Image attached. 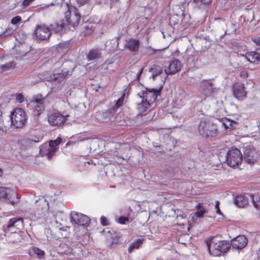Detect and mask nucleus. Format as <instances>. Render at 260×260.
Here are the masks:
<instances>
[{"label": "nucleus", "instance_id": "obj_1", "mask_svg": "<svg viewBox=\"0 0 260 260\" xmlns=\"http://www.w3.org/2000/svg\"><path fill=\"white\" fill-rule=\"evenodd\" d=\"M209 253L214 256H219L221 253L226 252L230 248V243L225 240H218L213 238L207 243Z\"/></svg>", "mask_w": 260, "mask_h": 260}, {"label": "nucleus", "instance_id": "obj_2", "mask_svg": "<svg viewBox=\"0 0 260 260\" xmlns=\"http://www.w3.org/2000/svg\"><path fill=\"white\" fill-rule=\"evenodd\" d=\"M242 159L243 156L240 151L237 148H232L226 153L225 161L228 166L236 168L241 164Z\"/></svg>", "mask_w": 260, "mask_h": 260}, {"label": "nucleus", "instance_id": "obj_3", "mask_svg": "<svg viewBox=\"0 0 260 260\" xmlns=\"http://www.w3.org/2000/svg\"><path fill=\"white\" fill-rule=\"evenodd\" d=\"M46 98L42 94L34 96L30 100L29 105L33 111V114L38 116L40 115L45 109V102Z\"/></svg>", "mask_w": 260, "mask_h": 260}, {"label": "nucleus", "instance_id": "obj_4", "mask_svg": "<svg viewBox=\"0 0 260 260\" xmlns=\"http://www.w3.org/2000/svg\"><path fill=\"white\" fill-rule=\"evenodd\" d=\"M200 134L206 138H213L216 135V126L209 121H201L199 125Z\"/></svg>", "mask_w": 260, "mask_h": 260}, {"label": "nucleus", "instance_id": "obj_5", "mask_svg": "<svg viewBox=\"0 0 260 260\" xmlns=\"http://www.w3.org/2000/svg\"><path fill=\"white\" fill-rule=\"evenodd\" d=\"M12 123L17 128L22 127L26 121V115L21 108H16L11 115Z\"/></svg>", "mask_w": 260, "mask_h": 260}, {"label": "nucleus", "instance_id": "obj_6", "mask_svg": "<svg viewBox=\"0 0 260 260\" xmlns=\"http://www.w3.org/2000/svg\"><path fill=\"white\" fill-rule=\"evenodd\" d=\"M161 90V87L157 89H148L147 88L145 91H142L138 93V95L145 102L151 105L156 101L157 96L160 94Z\"/></svg>", "mask_w": 260, "mask_h": 260}, {"label": "nucleus", "instance_id": "obj_7", "mask_svg": "<svg viewBox=\"0 0 260 260\" xmlns=\"http://www.w3.org/2000/svg\"><path fill=\"white\" fill-rule=\"evenodd\" d=\"M3 199L6 202L12 205H15L19 202L17 193L9 188L0 187V199Z\"/></svg>", "mask_w": 260, "mask_h": 260}, {"label": "nucleus", "instance_id": "obj_8", "mask_svg": "<svg viewBox=\"0 0 260 260\" xmlns=\"http://www.w3.org/2000/svg\"><path fill=\"white\" fill-rule=\"evenodd\" d=\"M70 220L73 224L83 226H88L90 221V218L86 215L75 211L71 213Z\"/></svg>", "mask_w": 260, "mask_h": 260}, {"label": "nucleus", "instance_id": "obj_9", "mask_svg": "<svg viewBox=\"0 0 260 260\" xmlns=\"http://www.w3.org/2000/svg\"><path fill=\"white\" fill-rule=\"evenodd\" d=\"M23 228V221L21 218H13L8 223L6 232L15 233L17 231H20Z\"/></svg>", "mask_w": 260, "mask_h": 260}, {"label": "nucleus", "instance_id": "obj_10", "mask_svg": "<svg viewBox=\"0 0 260 260\" xmlns=\"http://www.w3.org/2000/svg\"><path fill=\"white\" fill-rule=\"evenodd\" d=\"M34 33L38 39L46 40L50 37L51 31L50 27L45 24H41L36 26Z\"/></svg>", "mask_w": 260, "mask_h": 260}, {"label": "nucleus", "instance_id": "obj_11", "mask_svg": "<svg viewBox=\"0 0 260 260\" xmlns=\"http://www.w3.org/2000/svg\"><path fill=\"white\" fill-rule=\"evenodd\" d=\"M258 157V154L256 149L251 146L245 147L244 160L250 165L254 164Z\"/></svg>", "mask_w": 260, "mask_h": 260}, {"label": "nucleus", "instance_id": "obj_12", "mask_svg": "<svg viewBox=\"0 0 260 260\" xmlns=\"http://www.w3.org/2000/svg\"><path fill=\"white\" fill-rule=\"evenodd\" d=\"M200 86L205 98L214 95L218 90V89L215 87L209 80L202 81L201 82Z\"/></svg>", "mask_w": 260, "mask_h": 260}, {"label": "nucleus", "instance_id": "obj_13", "mask_svg": "<svg viewBox=\"0 0 260 260\" xmlns=\"http://www.w3.org/2000/svg\"><path fill=\"white\" fill-rule=\"evenodd\" d=\"M68 115L64 116L58 112L51 113L48 116V121L49 124L53 126H60L66 120Z\"/></svg>", "mask_w": 260, "mask_h": 260}, {"label": "nucleus", "instance_id": "obj_14", "mask_svg": "<svg viewBox=\"0 0 260 260\" xmlns=\"http://www.w3.org/2000/svg\"><path fill=\"white\" fill-rule=\"evenodd\" d=\"M247 241L245 236L240 235L232 240L231 245L233 248L241 249L246 246Z\"/></svg>", "mask_w": 260, "mask_h": 260}, {"label": "nucleus", "instance_id": "obj_15", "mask_svg": "<svg viewBox=\"0 0 260 260\" xmlns=\"http://www.w3.org/2000/svg\"><path fill=\"white\" fill-rule=\"evenodd\" d=\"M57 148L50 147L48 145L45 144L42 145L40 148V153L42 156H46L50 159L57 151Z\"/></svg>", "mask_w": 260, "mask_h": 260}, {"label": "nucleus", "instance_id": "obj_16", "mask_svg": "<svg viewBox=\"0 0 260 260\" xmlns=\"http://www.w3.org/2000/svg\"><path fill=\"white\" fill-rule=\"evenodd\" d=\"M233 93L234 96L239 100L244 99L247 94L244 84L240 83H237L234 85Z\"/></svg>", "mask_w": 260, "mask_h": 260}, {"label": "nucleus", "instance_id": "obj_17", "mask_svg": "<svg viewBox=\"0 0 260 260\" xmlns=\"http://www.w3.org/2000/svg\"><path fill=\"white\" fill-rule=\"evenodd\" d=\"M181 68V63L178 59L171 61L168 67L165 70L167 75L174 74L179 71Z\"/></svg>", "mask_w": 260, "mask_h": 260}, {"label": "nucleus", "instance_id": "obj_18", "mask_svg": "<svg viewBox=\"0 0 260 260\" xmlns=\"http://www.w3.org/2000/svg\"><path fill=\"white\" fill-rule=\"evenodd\" d=\"M80 15L77 10H74L70 12V16L67 18L66 21L73 26L78 24L80 20Z\"/></svg>", "mask_w": 260, "mask_h": 260}, {"label": "nucleus", "instance_id": "obj_19", "mask_svg": "<svg viewBox=\"0 0 260 260\" xmlns=\"http://www.w3.org/2000/svg\"><path fill=\"white\" fill-rule=\"evenodd\" d=\"M66 25V21L61 20L57 22L52 24L50 25L51 31L52 30L56 33H60Z\"/></svg>", "mask_w": 260, "mask_h": 260}, {"label": "nucleus", "instance_id": "obj_20", "mask_svg": "<svg viewBox=\"0 0 260 260\" xmlns=\"http://www.w3.org/2000/svg\"><path fill=\"white\" fill-rule=\"evenodd\" d=\"M39 202L42 205L43 207L42 208L41 212L40 213L39 211H37L36 212H35V215L38 218H40L45 215V213L47 212L49 208L48 203L44 198L40 199L39 200Z\"/></svg>", "mask_w": 260, "mask_h": 260}, {"label": "nucleus", "instance_id": "obj_21", "mask_svg": "<svg viewBox=\"0 0 260 260\" xmlns=\"http://www.w3.org/2000/svg\"><path fill=\"white\" fill-rule=\"evenodd\" d=\"M189 100V95L185 93L183 91L179 92L177 97L176 103L178 106H183L186 101Z\"/></svg>", "mask_w": 260, "mask_h": 260}, {"label": "nucleus", "instance_id": "obj_22", "mask_svg": "<svg viewBox=\"0 0 260 260\" xmlns=\"http://www.w3.org/2000/svg\"><path fill=\"white\" fill-rule=\"evenodd\" d=\"M126 47L130 50L135 51L138 50L139 46V42L137 40L129 39L126 41Z\"/></svg>", "mask_w": 260, "mask_h": 260}, {"label": "nucleus", "instance_id": "obj_23", "mask_svg": "<svg viewBox=\"0 0 260 260\" xmlns=\"http://www.w3.org/2000/svg\"><path fill=\"white\" fill-rule=\"evenodd\" d=\"M245 58L250 62L256 63L260 60L259 55L256 51H251L246 53Z\"/></svg>", "mask_w": 260, "mask_h": 260}, {"label": "nucleus", "instance_id": "obj_24", "mask_svg": "<svg viewBox=\"0 0 260 260\" xmlns=\"http://www.w3.org/2000/svg\"><path fill=\"white\" fill-rule=\"evenodd\" d=\"M235 204L239 207H243L248 204V200L244 196L239 195L235 198Z\"/></svg>", "mask_w": 260, "mask_h": 260}, {"label": "nucleus", "instance_id": "obj_25", "mask_svg": "<svg viewBox=\"0 0 260 260\" xmlns=\"http://www.w3.org/2000/svg\"><path fill=\"white\" fill-rule=\"evenodd\" d=\"M151 105L149 103L142 100L141 103L139 104L137 106V109L141 114H144L147 111L149 110Z\"/></svg>", "mask_w": 260, "mask_h": 260}, {"label": "nucleus", "instance_id": "obj_26", "mask_svg": "<svg viewBox=\"0 0 260 260\" xmlns=\"http://www.w3.org/2000/svg\"><path fill=\"white\" fill-rule=\"evenodd\" d=\"M69 74V71L65 69L62 70L61 73H54L53 74V80L54 81H57L58 82H61Z\"/></svg>", "mask_w": 260, "mask_h": 260}, {"label": "nucleus", "instance_id": "obj_27", "mask_svg": "<svg viewBox=\"0 0 260 260\" xmlns=\"http://www.w3.org/2000/svg\"><path fill=\"white\" fill-rule=\"evenodd\" d=\"M217 120L219 121V125L221 126H224L225 128H232L233 127V123H235L234 122L232 121L230 119L224 117L221 119L218 118Z\"/></svg>", "mask_w": 260, "mask_h": 260}, {"label": "nucleus", "instance_id": "obj_28", "mask_svg": "<svg viewBox=\"0 0 260 260\" xmlns=\"http://www.w3.org/2000/svg\"><path fill=\"white\" fill-rule=\"evenodd\" d=\"M101 52L98 49L91 50L87 55L88 60H93L98 59L101 57Z\"/></svg>", "mask_w": 260, "mask_h": 260}, {"label": "nucleus", "instance_id": "obj_29", "mask_svg": "<svg viewBox=\"0 0 260 260\" xmlns=\"http://www.w3.org/2000/svg\"><path fill=\"white\" fill-rule=\"evenodd\" d=\"M149 71L152 72V74L150 78L154 80L157 76L160 75L162 73V70L160 66L153 65V67L149 70Z\"/></svg>", "mask_w": 260, "mask_h": 260}, {"label": "nucleus", "instance_id": "obj_30", "mask_svg": "<svg viewBox=\"0 0 260 260\" xmlns=\"http://www.w3.org/2000/svg\"><path fill=\"white\" fill-rule=\"evenodd\" d=\"M143 240L139 239L132 243L128 247V251L131 252L134 249H138L142 244Z\"/></svg>", "mask_w": 260, "mask_h": 260}, {"label": "nucleus", "instance_id": "obj_31", "mask_svg": "<svg viewBox=\"0 0 260 260\" xmlns=\"http://www.w3.org/2000/svg\"><path fill=\"white\" fill-rule=\"evenodd\" d=\"M212 0H193V3L199 8H203L211 2Z\"/></svg>", "mask_w": 260, "mask_h": 260}, {"label": "nucleus", "instance_id": "obj_32", "mask_svg": "<svg viewBox=\"0 0 260 260\" xmlns=\"http://www.w3.org/2000/svg\"><path fill=\"white\" fill-rule=\"evenodd\" d=\"M84 28L85 29V35L90 34L93 29V25L89 22H85L84 24Z\"/></svg>", "mask_w": 260, "mask_h": 260}, {"label": "nucleus", "instance_id": "obj_33", "mask_svg": "<svg viewBox=\"0 0 260 260\" xmlns=\"http://www.w3.org/2000/svg\"><path fill=\"white\" fill-rule=\"evenodd\" d=\"M62 140L60 138L58 137L55 140H51L49 142V146L50 147L56 148L55 147L58 146L59 144L61 143Z\"/></svg>", "mask_w": 260, "mask_h": 260}, {"label": "nucleus", "instance_id": "obj_34", "mask_svg": "<svg viewBox=\"0 0 260 260\" xmlns=\"http://www.w3.org/2000/svg\"><path fill=\"white\" fill-rule=\"evenodd\" d=\"M107 114L106 113H104L102 111H99L96 113L95 114V117L96 118L99 120V121H105L106 119L102 117V116H104V115Z\"/></svg>", "mask_w": 260, "mask_h": 260}, {"label": "nucleus", "instance_id": "obj_35", "mask_svg": "<svg viewBox=\"0 0 260 260\" xmlns=\"http://www.w3.org/2000/svg\"><path fill=\"white\" fill-rule=\"evenodd\" d=\"M33 250L34 253L37 255L40 258H41L42 256H43L45 253L44 252L41 250L40 249L37 248V247H34L33 248Z\"/></svg>", "mask_w": 260, "mask_h": 260}, {"label": "nucleus", "instance_id": "obj_36", "mask_svg": "<svg viewBox=\"0 0 260 260\" xmlns=\"http://www.w3.org/2000/svg\"><path fill=\"white\" fill-rule=\"evenodd\" d=\"M42 137L40 135L38 136H31L29 140L34 142L38 143L42 140Z\"/></svg>", "mask_w": 260, "mask_h": 260}, {"label": "nucleus", "instance_id": "obj_37", "mask_svg": "<svg viewBox=\"0 0 260 260\" xmlns=\"http://www.w3.org/2000/svg\"><path fill=\"white\" fill-rule=\"evenodd\" d=\"M101 223L103 226H106L109 224L108 220L105 216H102L101 218Z\"/></svg>", "mask_w": 260, "mask_h": 260}, {"label": "nucleus", "instance_id": "obj_38", "mask_svg": "<svg viewBox=\"0 0 260 260\" xmlns=\"http://www.w3.org/2000/svg\"><path fill=\"white\" fill-rule=\"evenodd\" d=\"M252 41L256 45L260 46V37L255 36L251 38Z\"/></svg>", "mask_w": 260, "mask_h": 260}, {"label": "nucleus", "instance_id": "obj_39", "mask_svg": "<svg viewBox=\"0 0 260 260\" xmlns=\"http://www.w3.org/2000/svg\"><path fill=\"white\" fill-rule=\"evenodd\" d=\"M21 18L20 16H17L12 18V19L11 20V23L13 24H16L18 23V22H19L21 21Z\"/></svg>", "mask_w": 260, "mask_h": 260}, {"label": "nucleus", "instance_id": "obj_40", "mask_svg": "<svg viewBox=\"0 0 260 260\" xmlns=\"http://www.w3.org/2000/svg\"><path fill=\"white\" fill-rule=\"evenodd\" d=\"M12 66H13V62H11L7 63L5 64L2 66V69L4 71L7 70L8 69L12 68Z\"/></svg>", "mask_w": 260, "mask_h": 260}, {"label": "nucleus", "instance_id": "obj_41", "mask_svg": "<svg viewBox=\"0 0 260 260\" xmlns=\"http://www.w3.org/2000/svg\"><path fill=\"white\" fill-rule=\"evenodd\" d=\"M16 100L17 102L20 103H21L24 101V98L23 95L21 93H18L16 95Z\"/></svg>", "mask_w": 260, "mask_h": 260}, {"label": "nucleus", "instance_id": "obj_42", "mask_svg": "<svg viewBox=\"0 0 260 260\" xmlns=\"http://www.w3.org/2000/svg\"><path fill=\"white\" fill-rule=\"evenodd\" d=\"M128 221V217H126L121 216V217H119V218L118 219V222L120 224H125L126 221Z\"/></svg>", "mask_w": 260, "mask_h": 260}, {"label": "nucleus", "instance_id": "obj_43", "mask_svg": "<svg viewBox=\"0 0 260 260\" xmlns=\"http://www.w3.org/2000/svg\"><path fill=\"white\" fill-rule=\"evenodd\" d=\"M215 210H216V212L219 214V215H221L222 214V212H221L220 209H219V202L218 201H216V203H215Z\"/></svg>", "mask_w": 260, "mask_h": 260}, {"label": "nucleus", "instance_id": "obj_44", "mask_svg": "<svg viewBox=\"0 0 260 260\" xmlns=\"http://www.w3.org/2000/svg\"><path fill=\"white\" fill-rule=\"evenodd\" d=\"M205 212V210H198L196 213L195 215L199 218L202 217L204 214Z\"/></svg>", "mask_w": 260, "mask_h": 260}, {"label": "nucleus", "instance_id": "obj_45", "mask_svg": "<svg viewBox=\"0 0 260 260\" xmlns=\"http://www.w3.org/2000/svg\"><path fill=\"white\" fill-rule=\"evenodd\" d=\"M248 72L245 70H243L240 72V76L243 78H246L248 77Z\"/></svg>", "mask_w": 260, "mask_h": 260}, {"label": "nucleus", "instance_id": "obj_46", "mask_svg": "<svg viewBox=\"0 0 260 260\" xmlns=\"http://www.w3.org/2000/svg\"><path fill=\"white\" fill-rule=\"evenodd\" d=\"M123 96H122L120 98H119L116 102V105L117 107H120L122 105L123 103V101L124 100Z\"/></svg>", "mask_w": 260, "mask_h": 260}, {"label": "nucleus", "instance_id": "obj_47", "mask_svg": "<svg viewBox=\"0 0 260 260\" xmlns=\"http://www.w3.org/2000/svg\"><path fill=\"white\" fill-rule=\"evenodd\" d=\"M250 197H251V200L252 201L253 206H254L255 208H257L258 207V205L254 201V196L253 195V194H251L250 195Z\"/></svg>", "mask_w": 260, "mask_h": 260}, {"label": "nucleus", "instance_id": "obj_48", "mask_svg": "<svg viewBox=\"0 0 260 260\" xmlns=\"http://www.w3.org/2000/svg\"><path fill=\"white\" fill-rule=\"evenodd\" d=\"M88 0H76V2L80 6L85 4Z\"/></svg>", "mask_w": 260, "mask_h": 260}, {"label": "nucleus", "instance_id": "obj_49", "mask_svg": "<svg viewBox=\"0 0 260 260\" xmlns=\"http://www.w3.org/2000/svg\"><path fill=\"white\" fill-rule=\"evenodd\" d=\"M197 210H205L202 203H199L196 206Z\"/></svg>", "mask_w": 260, "mask_h": 260}, {"label": "nucleus", "instance_id": "obj_50", "mask_svg": "<svg viewBox=\"0 0 260 260\" xmlns=\"http://www.w3.org/2000/svg\"><path fill=\"white\" fill-rule=\"evenodd\" d=\"M183 225L185 226V228H183L184 229H186L187 231H189V225L188 224H183Z\"/></svg>", "mask_w": 260, "mask_h": 260}, {"label": "nucleus", "instance_id": "obj_51", "mask_svg": "<svg viewBox=\"0 0 260 260\" xmlns=\"http://www.w3.org/2000/svg\"><path fill=\"white\" fill-rule=\"evenodd\" d=\"M8 29H7L5 32H4V33H3V36H7V35H8Z\"/></svg>", "mask_w": 260, "mask_h": 260}, {"label": "nucleus", "instance_id": "obj_52", "mask_svg": "<svg viewBox=\"0 0 260 260\" xmlns=\"http://www.w3.org/2000/svg\"><path fill=\"white\" fill-rule=\"evenodd\" d=\"M142 71H143V68H142V69L140 70V71L139 72V73H138V74L139 75V76H140V74L142 73Z\"/></svg>", "mask_w": 260, "mask_h": 260}, {"label": "nucleus", "instance_id": "obj_53", "mask_svg": "<svg viewBox=\"0 0 260 260\" xmlns=\"http://www.w3.org/2000/svg\"><path fill=\"white\" fill-rule=\"evenodd\" d=\"M3 175V171L1 169H0V176H2Z\"/></svg>", "mask_w": 260, "mask_h": 260}, {"label": "nucleus", "instance_id": "obj_54", "mask_svg": "<svg viewBox=\"0 0 260 260\" xmlns=\"http://www.w3.org/2000/svg\"><path fill=\"white\" fill-rule=\"evenodd\" d=\"M51 5L53 6V4L51 3Z\"/></svg>", "mask_w": 260, "mask_h": 260}, {"label": "nucleus", "instance_id": "obj_55", "mask_svg": "<svg viewBox=\"0 0 260 260\" xmlns=\"http://www.w3.org/2000/svg\"><path fill=\"white\" fill-rule=\"evenodd\" d=\"M221 154V152L220 153ZM219 157H220V154H219Z\"/></svg>", "mask_w": 260, "mask_h": 260}]
</instances>
